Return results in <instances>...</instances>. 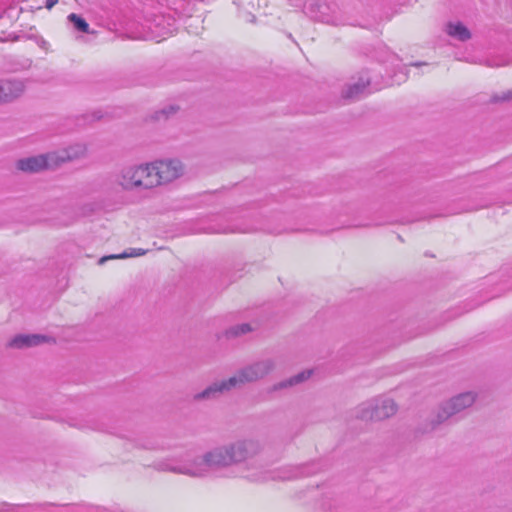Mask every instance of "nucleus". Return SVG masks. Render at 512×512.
<instances>
[{
    "mask_svg": "<svg viewBox=\"0 0 512 512\" xmlns=\"http://www.w3.org/2000/svg\"><path fill=\"white\" fill-rule=\"evenodd\" d=\"M261 451V444L253 438L239 439L224 445H219L206 451L201 457L192 461L178 463L166 459L154 464L159 471L184 474L190 477H205L211 471H219L234 465L245 463L242 467V477L251 482H266L269 480H289L295 474L289 469L263 470L253 468L248 462Z\"/></svg>",
    "mask_w": 512,
    "mask_h": 512,
    "instance_id": "nucleus-1",
    "label": "nucleus"
},
{
    "mask_svg": "<svg viewBox=\"0 0 512 512\" xmlns=\"http://www.w3.org/2000/svg\"><path fill=\"white\" fill-rule=\"evenodd\" d=\"M150 163L123 167L116 177V183L125 191H143L154 188Z\"/></svg>",
    "mask_w": 512,
    "mask_h": 512,
    "instance_id": "nucleus-2",
    "label": "nucleus"
},
{
    "mask_svg": "<svg viewBox=\"0 0 512 512\" xmlns=\"http://www.w3.org/2000/svg\"><path fill=\"white\" fill-rule=\"evenodd\" d=\"M274 368L275 363L272 359L257 361L239 369L234 376L228 378V384L233 389L247 383L256 382L267 376Z\"/></svg>",
    "mask_w": 512,
    "mask_h": 512,
    "instance_id": "nucleus-3",
    "label": "nucleus"
},
{
    "mask_svg": "<svg viewBox=\"0 0 512 512\" xmlns=\"http://www.w3.org/2000/svg\"><path fill=\"white\" fill-rule=\"evenodd\" d=\"M396 411L397 405L393 399L380 397L361 404L358 417L362 420L380 421L393 416Z\"/></svg>",
    "mask_w": 512,
    "mask_h": 512,
    "instance_id": "nucleus-4",
    "label": "nucleus"
},
{
    "mask_svg": "<svg viewBox=\"0 0 512 512\" xmlns=\"http://www.w3.org/2000/svg\"><path fill=\"white\" fill-rule=\"evenodd\" d=\"M150 169L154 188L176 180L184 172L182 163L176 159L150 162Z\"/></svg>",
    "mask_w": 512,
    "mask_h": 512,
    "instance_id": "nucleus-5",
    "label": "nucleus"
},
{
    "mask_svg": "<svg viewBox=\"0 0 512 512\" xmlns=\"http://www.w3.org/2000/svg\"><path fill=\"white\" fill-rule=\"evenodd\" d=\"M475 400L476 394L474 392H464L444 402L440 406L435 419L432 420L433 428L445 422L453 415L462 412L466 408L471 407L474 404Z\"/></svg>",
    "mask_w": 512,
    "mask_h": 512,
    "instance_id": "nucleus-6",
    "label": "nucleus"
},
{
    "mask_svg": "<svg viewBox=\"0 0 512 512\" xmlns=\"http://www.w3.org/2000/svg\"><path fill=\"white\" fill-rule=\"evenodd\" d=\"M53 153H46L37 156L19 159L16 163L18 170L26 173H38L45 169L56 167Z\"/></svg>",
    "mask_w": 512,
    "mask_h": 512,
    "instance_id": "nucleus-7",
    "label": "nucleus"
},
{
    "mask_svg": "<svg viewBox=\"0 0 512 512\" xmlns=\"http://www.w3.org/2000/svg\"><path fill=\"white\" fill-rule=\"evenodd\" d=\"M24 82L18 79L0 80V104L17 99L24 92Z\"/></svg>",
    "mask_w": 512,
    "mask_h": 512,
    "instance_id": "nucleus-8",
    "label": "nucleus"
},
{
    "mask_svg": "<svg viewBox=\"0 0 512 512\" xmlns=\"http://www.w3.org/2000/svg\"><path fill=\"white\" fill-rule=\"evenodd\" d=\"M56 167L62 163L80 159L86 155V146L84 144H74L65 149L52 152Z\"/></svg>",
    "mask_w": 512,
    "mask_h": 512,
    "instance_id": "nucleus-9",
    "label": "nucleus"
},
{
    "mask_svg": "<svg viewBox=\"0 0 512 512\" xmlns=\"http://www.w3.org/2000/svg\"><path fill=\"white\" fill-rule=\"evenodd\" d=\"M48 341V337L39 334L25 335L20 334L15 336L9 341L8 346L12 348H25L37 346L41 343Z\"/></svg>",
    "mask_w": 512,
    "mask_h": 512,
    "instance_id": "nucleus-10",
    "label": "nucleus"
},
{
    "mask_svg": "<svg viewBox=\"0 0 512 512\" xmlns=\"http://www.w3.org/2000/svg\"><path fill=\"white\" fill-rule=\"evenodd\" d=\"M231 385L228 384V379L215 382L204 389L202 392L194 395L195 400L214 399L220 394L230 391Z\"/></svg>",
    "mask_w": 512,
    "mask_h": 512,
    "instance_id": "nucleus-11",
    "label": "nucleus"
},
{
    "mask_svg": "<svg viewBox=\"0 0 512 512\" xmlns=\"http://www.w3.org/2000/svg\"><path fill=\"white\" fill-rule=\"evenodd\" d=\"M446 32L449 36L462 42L467 41L471 38L470 31L461 22L448 23L446 26Z\"/></svg>",
    "mask_w": 512,
    "mask_h": 512,
    "instance_id": "nucleus-12",
    "label": "nucleus"
},
{
    "mask_svg": "<svg viewBox=\"0 0 512 512\" xmlns=\"http://www.w3.org/2000/svg\"><path fill=\"white\" fill-rule=\"evenodd\" d=\"M370 84L369 78H360L358 82L348 86V88L343 93V96L347 99H355L360 95L364 94L365 90L368 88Z\"/></svg>",
    "mask_w": 512,
    "mask_h": 512,
    "instance_id": "nucleus-13",
    "label": "nucleus"
},
{
    "mask_svg": "<svg viewBox=\"0 0 512 512\" xmlns=\"http://www.w3.org/2000/svg\"><path fill=\"white\" fill-rule=\"evenodd\" d=\"M311 374H312L311 370L302 371V372L292 376L288 380L278 383L277 385H275L274 388L282 389V388H286L288 386H293V385L299 384V383L307 380L311 376Z\"/></svg>",
    "mask_w": 512,
    "mask_h": 512,
    "instance_id": "nucleus-14",
    "label": "nucleus"
},
{
    "mask_svg": "<svg viewBox=\"0 0 512 512\" xmlns=\"http://www.w3.org/2000/svg\"><path fill=\"white\" fill-rule=\"evenodd\" d=\"M144 254H146V250H144V249H141V248H130V249L124 251L121 254L110 255V256H107V257H102L99 260V263L102 264V263H104L108 259H125V258H129V257L142 256Z\"/></svg>",
    "mask_w": 512,
    "mask_h": 512,
    "instance_id": "nucleus-15",
    "label": "nucleus"
},
{
    "mask_svg": "<svg viewBox=\"0 0 512 512\" xmlns=\"http://www.w3.org/2000/svg\"><path fill=\"white\" fill-rule=\"evenodd\" d=\"M163 20H164L163 17H158L154 21V24H151L149 26V29H151L152 32L155 33V35H154L155 38H163L164 39L167 35L172 33V30L170 28H165L164 26H162Z\"/></svg>",
    "mask_w": 512,
    "mask_h": 512,
    "instance_id": "nucleus-16",
    "label": "nucleus"
},
{
    "mask_svg": "<svg viewBox=\"0 0 512 512\" xmlns=\"http://www.w3.org/2000/svg\"><path fill=\"white\" fill-rule=\"evenodd\" d=\"M67 18L76 30L82 33H89V24L84 18L75 13L69 14Z\"/></svg>",
    "mask_w": 512,
    "mask_h": 512,
    "instance_id": "nucleus-17",
    "label": "nucleus"
},
{
    "mask_svg": "<svg viewBox=\"0 0 512 512\" xmlns=\"http://www.w3.org/2000/svg\"><path fill=\"white\" fill-rule=\"evenodd\" d=\"M251 330L252 329H251L250 325L247 323L237 324V325L232 326L229 329H227L225 331V336L227 338H234V337H238L240 335L247 334Z\"/></svg>",
    "mask_w": 512,
    "mask_h": 512,
    "instance_id": "nucleus-18",
    "label": "nucleus"
},
{
    "mask_svg": "<svg viewBox=\"0 0 512 512\" xmlns=\"http://www.w3.org/2000/svg\"><path fill=\"white\" fill-rule=\"evenodd\" d=\"M176 112V108L174 106H170L168 108V110L166 109H163L159 112L156 113V118L157 119H161V118H167L169 114L171 113H175Z\"/></svg>",
    "mask_w": 512,
    "mask_h": 512,
    "instance_id": "nucleus-19",
    "label": "nucleus"
},
{
    "mask_svg": "<svg viewBox=\"0 0 512 512\" xmlns=\"http://www.w3.org/2000/svg\"><path fill=\"white\" fill-rule=\"evenodd\" d=\"M58 3V0H46L45 7L47 9H52L56 4Z\"/></svg>",
    "mask_w": 512,
    "mask_h": 512,
    "instance_id": "nucleus-20",
    "label": "nucleus"
},
{
    "mask_svg": "<svg viewBox=\"0 0 512 512\" xmlns=\"http://www.w3.org/2000/svg\"><path fill=\"white\" fill-rule=\"evenodd\" d=\"M512 98V91H509L508 93L504 94L501 98H497L496 100H507Z\"/></svg>",
    "mask_w": 512,
    "mask_h": 512,
    "instance_id": "nucleus-21",
    "label": "nucleus"
},
{
    "mask_svg": "<svg viewBox=\"0 0 512 512\" xmlns=\"http://www.w3.org/2000/svg\"><path fill=\"white\" fill-rule=\"evenodd\" d=\"M39 45H40V47H42V48H45V49H46V48H47V46H48V42H47L46 40L42 39V40L40 41Z\"/></svg>",
    "mask_w": 512,
    "mask_h": 512,
    "instance_id": "nucleus-22",
    "label": "nucleus"
}]
</instances>
